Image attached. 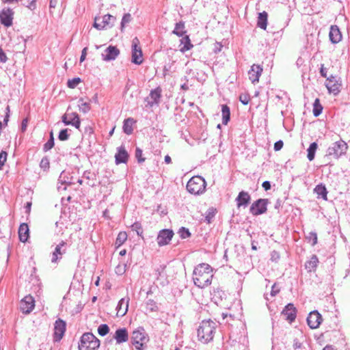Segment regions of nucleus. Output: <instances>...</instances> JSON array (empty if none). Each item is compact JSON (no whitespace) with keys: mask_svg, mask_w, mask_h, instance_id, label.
Listing matches in <instances>:
<instances>
[{"mask_svg":"<svg viewBox=\"0 0 350 350\" xmlns=\"http://www.w3.org/2000/svg\"><path fill=\"white\" fill-rule=\"evenodd\" d=\"M213 276V268L207 263L198 265L193 272L194 284L200 288L209 286Z\"/></svg>","mask_w":350,"mask_h":350,"instance_id":"1","label":"nucleus"},{"mask_svg":"<svg viewBox=\"0 0 350 350\" xmlns=\"http://www.w3.org/2000/svg\"><path fill=\"white\" fill-rule=\"evenodd\" d=\"M217 327V322L211 319L202 321L197 330L198 340L204 344L212 341Z\"/></svg>","mask_w":350,"mask_h":350,"instance_id":"2","label":"nucleus"},{"mask_svg":"<svg viewBox=\"0 0 350 350\" xmlns=\"http://www.w3.org/2000/svg\"><path fill=\"white\" fill-rule=\"evenodd\" d=\"M100 346V340L90 332L84 333L79 343V350H96Z\"/></svg>","mask_w":350,"mask_h":350,"instance_id":"3","label":"nucleus"},{"mask_svg":"<svg viewBox=\"0 0 350 350\" xmlns=\"http://www.w3.org/2000/svg\"><path fill=\"white\" fill-rule=\"evenodd\" d=\"M206 181L204 178L200 176H193L187 184V191L194 195H199L205 191Z\"/></svg>","mask_w":350,"mask_h":350,"instance_id":"4","label":"nucleus"},{"mask_svg":"<svg viewBox=\"0 0 350 350\" xmlns=\"http://www.w3.org/2000/svg\"><path fill=\"white\" fill-rule=\"evenodd\" d=\"M131 342L137 350H143L144 343L148 341V336L145 329L139 327L132 332Z\"/></svg>","mask_w":350,"mask_h":350,"instance_id":"5","label":"nucleus"},{"mask_svg":"<svg viewBox=\"0 0 350 350\" xmlns=\"http://www.w3.org/2000/svg\"><path fill=\"white\" fill-rule=\"evenodd\" d=\"M348 148L347 143L343 140H339L333 143L327 150V155L333 156L335 159H338L343 154H345Z\"/></svg>","mask_w":350,"mask_h":350,"instance_id":"6","label":"nucleus"},{"mask_svg":"<svg viewBox=\"0 0 350 350\" xmlns=\"http://www.w3.org/2000/svg\"><path fill=\"white\" fill-rule=\"evenodd\" d=\"M269 204V199L260 198L254 201L250 208V212L254 216L262 215L267 211V206Z\"/></svg>","mask_w":350,"mask_h":350,"instance_id":"7","label":"nucleus"},{"mask_svg":"<svg viewBox=\"0 0 350 350\" xmlns=\"http://www.w3.org/2000/svg\"><path fill=\"white\" fill-rule=\"evenodd\" d=\"M100 20V18L96 17L94 23V27L98 30L111 27L116 21V17L108 14L103 16L100 22H99Z\"/></svg>","mask_w":350,"mask_h":350,"instance_id":"8","label":"nucleus"},{"mask_svg":"<svg viewBox=\"0 0 350 350\" xmlns=\"http://www.w3.org/2000/svg\"><path fill=\"white\" fill-rule=\"evenodd\" d=\"M62 122L65 125H72L79 129L81 125V120L79 115L76 112H66L62 117Z\"/></svg>","mask_w":350,"mask_h":350,"instance_id":"9","label":"nucleus"},{"mask_svg":"<svg viewBox=\"0 0 350 350\" xmlns=\"http://www.w3.org/2000/svg\"><path fill=\"white\" fill-rule=\"evenodd\" d=\"M139 40L137 38L133 39L132 43V62L137 65H140L143 62L142 51L141 47L138 46Z\"/></svg>","mask_w":350,"mask_h":350,"instance_id":"10","label":"nucleus"},{"mask_svg":"<svg viewBox=\"0 0 350 350\" xmlns=\"http://www.w3.org/2000/svg\"><path fill=\"white\" fill-rule=\"evenodd\" d=\"M174 232L170 229H163L159 231L157 240L159 246L167 245L172 240Z\"/></svg>","mask_w":350,"mask_h":350,"instance_id":"11","label":"nucleus"},{"mask_svg":"<svg viewBox=\"0 0 350 350\" xmlns=\"http://www.w3.org/2000/svg\"><path fill=\"white\" fill-rule=\"evenodd\" d=\"M66 323L61 319L55 321L54 324V340H60L66 332Z\"/></svg>","mask_w":350,"mask_h":350,"instance_id":"12","label":"nucleus"},{"mask_svg":"<svg viewBox=\"0 0 350 350\" xmlns=\"http://www.w3.org/2000/svg\"><path fill=\"white\" fill-rule=\"evenodd\" d=\"M35 307V301L32 296L27 295L21 301L20 308L24 314H29Z\"/></svg>","mask_w":350,"mask_h":350,"instance_id":"13","label":"nucleus"},{"mask_svg":"<svg viewBox=\"0 0 350 350\" xmlns=\"http://www.w3.org/2000/svg\"><path fill=\"white\" fill-rule=\"evenodd\" d=\"M14 12L12 9L3 8L0 12V21L5 27H9L12 25Z\"/></svg>","mask_w":350,"mask_h":350,"instance_id":"14","label":"nucleus"},{"mask_svg":"<svg viewBox=\"0 0 350 350\" xmlns=\"http://www.w3.org/2000/svg\"><path fill=\"white\" fill-rule=\"evenodd\" d=\"M322 321V317L317 310L312 311L307 317V323L311 329L319 327Z\"/></svg>","mask_w":350,"mask_h":350,"instance_id":"15","label":"nucleus"},{"mask_svg":"<svg viewBox=\"0 0 350 350\" xmlns=\"http://www.w3.org/2000/svg\"><path fill=\"white\" fill-rule=\"evenodd\" d=\"M120 54V50L116 46H109L102 53L103 60L105 62H110L116 59Z\"/></svg>","mask_w":350,"mask_h":350,"instance_id":"16","label":"nucleus"},{"mask_svg":"<svg viewBox=\"0 0 350 350\" xmlns=\"http://www.w3.org/2000/svg\"><path fill=\"white\" fill-rule=\"evenodd\" d=\"M282 314L285 317L286 320L291 323L297 317V309L293 304L289 303L283 309Z\"/></svg>","mask_w":350,"mask_h":350,"instance_id":"17","label":"nucleus"},{"mask_svg":"<svg viewBox=\"0 0 350 350\" xmlns=\"http://www.w3.org/2000/svg\"><path fill=\"white\" fill-rule=\"evenodd\" d=\"M262 72V67L258 64H253L248 72L249 79L253 83L258 82L259 77Z\"/></svg>","mask_w":350,"mask_h":350,"instance_id":"18","label":"nucleus"},{"mask_svg":"<svg viewBox=\"0 0 350 350\" xmlns=\"http://www.w3.org/2000/svg\"><path fill=\"white\" fill-rule=\"evenodd\" d=\"M251 200L250 195L248 192L241 191L239 193L237 197L235 199L237 207H246L250 204Z\"/></svg>","mask_w":350,"mask_h":350,"instance_id":"19","label":"nucleus"},{"mask_svg":"<svg viewBox=\"0 0 350 350\" xmlns=\"http://www.w3.org/2000/svg\"><path fill=\"white\" fill-rule=\"evenodd\" d=\"M129 301L130 298L129 297H123L119 301L116 307L118 315L123 317L126 314L129 308Z\"/></svg>","mask_w":350,"mask_h":350,"instance_id":"20","label":"nucleus"},{"mask_svg":"<svg viewBox=\"0 0 350 350\" xmlns=\"http://www.w3.org/2000/svg\"><path fill=\"white\" fill-rule=\"evenodd\" d=\"M116 163H126L129 159V154L124 146L118 148L117 153L115 155Z\"/></svg>","mask_w":350,"mask_h":350,"instance_id":"21","label":"nucleus"},{"mask_svg":"<svg viewBox=\"0 0 350 350\" xmlns=\"http://www.w3.org/2000/svg\"><path fill=\"white\" fill-rule=\"evenodd\" d=\"M66 245V243L62 241L58 245H56L55 250L52 254V262H57L59 259L62 258V255L66 253V249L62 250V247Z\"/></svg>","mask_w":350,"mask_h":350,"instance_id":"22","label":"nucleus"},{"mask_svg":"<svg viewBox=\"0 0 350 350\" xmlns=\"http://www.w3.org/2000/svg\"><path fill=\"white\" fill-rule=\"evenodd\" d=\"M113 338L116 340L117 344H121L126 342L129 340V334L126 328L117 329Z\"/></svg>","mask_w":350,"mask_h":350,"instance_id":"23","label":"nucleus"},{"mask_svg":"<svg viewBox=\"0 0 350 350\" xmlns=\"http://www.w3.org/2000/svg\"><path fill=\"white\" fill-rule=\"evenodd\" d=\"M326 87L330 92L337 94L339 92L340 84L338 83L336 77L330 76L327 79Z\"/></svg>","mask_w":350,"mask_h":350,"instance_id":"24","label":"nucleus"},{"mask_svg":"<svg viewBox=\"0 0 350 350\" xmlns=\"http://www.w3.org/2000/svg\"><path fill=\"white\" fill-rule=\"evenodd\" d=\"M329 36L330 41L334 44H336L341 40L342 34L338 26H331Z\"/></svg>","mask_w":350,"mask_h":350,"instance_id":"25","label":"nucleus"},{"mask_svg":"<svg viewBox=\"0 0 350 350\" xmlns=\"http://www.w3.org/2000/svg\"><path fill=\"white\" fill-rule=\"evenodd\" d=\"M29 230L28 225L25 223L21 224L18 228L19 240L23 243H25L29 238Z\"/></svg>","mask_w":350,"mask_h":350,"instance_id":"26","label":"nucleus"},{"mask_svg":"<svg viewBox=\"0 0 350 350\" xmlns=\"http://www.w3.org/2000/svg\"><path fill=\"white\" fill-rule=\"evenodd\" d=\"M319 259L316 255H312L310 259L306 262L305 269L308 272L314 271L318 266Z\"/></svg>","mask_w":350,"mask_h":350,"instance_id":"27","label":"nucleus"},{"mask_svg":"<svg viewBox=\"0 0 350 350\" xmlns=\"http://www.w3.org/2000/svg\"><path fill=\"white\" fill-rule=\"evenodd\" d=\"M161 90L159 88H157L154 90L150 91V98L152 100L149 101L148 103L150 106H152L154 104H158L161 98Z\"/></svg>","mask_w":350,"mask_h":350,"instance_id":"28","label":"nucleus"},{"mask_svg":"<svg viewBox=\"0 0 350 350\" xmlns=\"http://www.w3.org/2000/svg\"><path fill=\"white\" fill-rule=\"evenodd\" d=\"M314 192L317 195L318 198H321L325 200H327V191L325 186L323 184L317 185L314 189Z\"/></svg>","mask_w":350,"mask_h":350,"instance_id":"29","label":"nucleus"},{"mask_svg":"<svg viewBox=\"0 0 350 350\" xmlns=\"http://www.w3.org/2000/svg\"><path fill=\"white\" fill-rule=\"evenodd\" d=\"M135 123L133 118H129L124 121L123 124V131L126 135H131L133 131V124Z\"/></svg>","mask_w":350,"mask_h":350,"instance_id":"30","label":"nucleus"},{"mask_svg":"<svg viewBox=\"0 0 350 350\" xmlns=\"http://www.w3.org/2000/svg\"><path fill=\"white\" fill-rule=\"evenodd\" d=\"M222 124H228L230 119V109L227 105H221Z\"/></svg>","mask_w":350,"mask_h":350,"instance_id":"31","label":"nucleus"},{"mask_svg":"<svg viewBox=\"0 0 350 350\" xmlns=\"http://www.w3.org/2000/svg\"><path fill=\"white\" fill-rule=\"evenodd\" d=\"M267 17L268 14L266 12H262L258 14L257 25L262 29H266L267 26Z\"/></svg>","mask_w":350,"mask_h":350,"instance_id":"32","label":"nucleus"},{"mask_svg":"<svg viewBox=\"0 0 350 350\" xmlns=\"http://www.w3.org/2000/svg\"><path fill=\"white\" fill-rule=\"evenodd\" d=\"M180 44H183V46H182L180 49V51L182 53H185L190 50L193 46V45L191 42L189 36H185L182 38V39L180 40Z\"/></svg>","mask_w":350,"mask_h":350,"instance_id":"33","label":"nucleus"},{"mask_svg":"<svg viewBox=\"0 0 350 350\" xmlns=\"http://www.w3.org/2000/svg\"><path fill=\"white\" fill-rule=\"evenodd\" d=\"M186 33L185 23L180 21L176 23L175 28L172 31V33L178 36V37L183 36Z\"/></svg>","mask_w":350,"mask_h":350,"instance_id":"34","label":"nucleus"},{"mask_svg":"<svg viewBox=\"0 0 350 350\" xmlns=\"http://www.w3.org/2000/svg\"><path fill=\"white\" fill-rule=\"evenodd\" d=\"M318 144L317 142H312L310 144V146L307 149V158L310 161L314 160L315 157V152L317 150Z\"/></svg>","mask_w":350,"mask_h":350,"instance_id":"35","label":"nucleus"},{"mask_svg":"<svg viewBox=\"0 0 350 350\" xmlns=\"http://www.w3.org/2000/svg\"><path fill=\"white\" fill-rule=\"evenodd\" d=\"M79 110L83 112V113H88L91 107H90V103L89 102H84L83 98H80L79 100Z\"/></svg>","mask_w":350,"mask_h":350,"instance_id":"36","label":"nucleus"},{"mask_svg":"<svg viewBox=\"0 0 350 350\" xmlns=\"http://www.w3.org/2000/svg\"><path fill=\"white\" fill-rule=\"evenodd\" d=\"M323 110V107L320 103V100L319 98H316L314 103H313V115L315 117L319 116Z\"/></svg>","mask_w":350,"mask_h":350,"instance_id":"37","label":"nucleus"},{"mask_svg":"<svg viewBox=\"0 0 350 350\" xmlns=\"http://www.w3.org/2000/svg\"><path fill=\"white\" fill-rule=\"evenodd\" d=\"M127 239V234L126 232H120L116 240V245L118 246L122 245Z\"/></svg>","mask_w":350,"mask_h":350,"instance_id":"38","label":"nucleus"},{"mask_svg":"<svg viewBox=\"0 0 350 350\" xmlns=\"http://www.w3.org/2000/svg\"><path fill=\"white\" fill-rule=\"evenodd\" d=\"M66 176H67V173L65 171H63L60 174V176L59 177V179H58L59 181L61 182L62 183H65V184H68V185L73 184L74 183L72 181V178H69Z\"/></svg>","mask_w":350,"mask_h":350,"instance_id":"39","label":"nucleus"},{"mask_svg":"<svg viewBox=\"0 0 350 350\" xmlns=\"http://www.w3.org/2000/svg\"><path fill=\"white\" fill-rule=\"evenodd\" d=\"M54 144H55V143H54V137L53 135V133H51L50 138L49 139L47 142L45 143L44 145V147H43L44 151L46 152V151L51 150L54 146Z\"/></svg>","mask_w":350,"mask_h":350,"instance_id":"40","label":"nucleus"},{"mask_svg":"<svg viewBox=\"0 0 350 350\" xmlns=\"http://www.w3.org/2000/svg\"><path fill=\"white\" fill-rule=\"evenodd\" d=\"M109 332V327L107 324H101L98 327V333L101 336H105Z\"/></svg>","mask_w":350,"mask_h":350,"instance_id":"41","label":"nucleus"},{"mask_svg":"<svg viewBox=\"0 0 350 350\" xmlns=\"http://www.w3.org/2000/svg\"><path fill=\"white\" fill-rule=\"evenodd\" d=\"M178 234L181 239H187L191 237V232H189V229L185 227H181L178 230Z\"/></svg>","mask_w":350,"mask_h":350,"instance_id":"42","label":"nucleus"},{"mask_svg":"<svg viewBox=\"0 0 350 350\" xmlns=\"http://www.w3.org/2000/svg\"><path fill=\"white\" fill-rule=\"evenodd\" d=\"M131 229L133 231H135L138 236L142 237L143 234V229L142 224L139 222H135L131 226Z\"/></svg>","mask_w":350,"mask_h":350,"instance_id":"43","label":"nucleus"},{"mask_svg":"<svg viewBox=\"0 0 350 350\" xmlns=\"http://www.w3.org/2000/svg\"><path fill=\"white\" fill-rule=\"evenodd\" d=\"M81 82V79L79 77H75L72 79H69L67 82V85L69 88L73 89L75 88Z\"/></svg>","mask_w":350,"mask_h":350,"instance_id":"44","label":"nucleus"},{"mask_svg":"<svg viewBox=\"0 0 350 350\" xmlns=\"http://www.w3.org/2000/svg\"><path fill=\"white\" fill-rule=\"evenodd\" d=\"M40 167L44 171L48 170L50 167L49 159L46 157H43L40 163Z\"/></svg>","mask_w":350,"mask_h":350,"instance_id":"45","label":"nucleus"},{"mask_svg":"<svg viewBox=\"0 0 350 350\" xmlns=\"http://www.w3.org/2000/svg\"><path fill=\"white\" fill-rule=\"evenodd\" d=\"M68 129H65L60 131L58 135V139L60 141H66L69 138Z\"/></svg>","mask_w":350,"mask_h":350,"instance_id":"46","label":"nucleus"},{"mask_svg":"<svg viewBox=\"0 0 350 350\" xmlns=\"http://www.w3.org/2000/svg\"><path fill=\"white\" fill-rule=\"evenodd\" d=\"M132 17L129 13L124 14L121 21V30L122 31L124 25L131 21Z\"/></svg>","mask_w":350,"mask_h":350,"instance_id":"47","label":"nucleus"},{"mask_svg":"<svg viewBox=\"0 0 350 350\" xmlns=\"http://www.w3.org/2000/svg\"><path fill=\"white\" fill-rule=\"evenodd\" d=\"M135 158L137 159L138 163H143L145 161L146 158L142 157V150L141 148L137 147L135 152Z\"/></svg>","mask_w":350,"mask_h":350,"instance_id":"48","label":"nucleus"},{"mask_svg":"<svg viewBox=\"0 0 350 350\" xmlns=\"http://www.w3.org/2000/svg\"><path fill=\"white\" fill-rule=\"evenodd\" d=\"M306 239L310 241H312V245H315L317 243V234L315 232H310L306 236Z\"/></svg>","mask_w":350,"mask_h":350,"instance_id":"49","label":"nucleus"},{"mask_svg":"<svg viewBox=\"0 0 350 350\" xmlns=\"http://www.w3.org/2000/svg\"><path fill=\"white\" fill-rule=\"evenodd\" d=\"M146 306L150 311H156L158 309L156 302L152 299H148L147 301Z\"/></svg>","mask_w":350,"mask_h":350,"instance_id":"50","label":"nucleus"},{"mask_svg":"<svg viewBox=\"0 0 350 350\" xmlns=\"http://www.w3.org/2000/svg\"><path fill=\"white\" fill-rule=\"evenodd\" d=\"M250 100V96L247 94H241L239 96L240 102L245 105L248 104Z\"/></svg>","mask_w":350,"mask_h":350,"instance_id":"51","label":"nucleus"},{"mask_svg":"<svg viewBox=\"0 0 350 350\" xmlns=\"http://www.w3.org/2000/svg\"><path fill=\"white\" fill-rule=\"evenodd\" d=\"M8 153L5 151L2 150L0 152V170L4 165L5 162L7 159Z\"/></svg>","mask_w":350,"mask_h":350,"instance_id":"52","label":"nucleus"},{"mask_svg":"<svg viewBox=\"0 0 350 350\" xmlns=\"http://www.w3.org/2000/svg\"><path fill=\"white\" fill-rule=\"evenodd\" d=\"M215 213L212 209H208L206 213L205 219L207 223H211V219L214 217Z\"/></svg>","mask_w":350,"mask_h":350,"instance_id":"53","label":"nucleus"},{"mask_svg":"<svg viewBox=\"0 0 350 350\" xmlns=\"http://www.w3.org/2000/svg\"><path fill=\"white\" fill-rule=\"evenodd\" d=\"M284 143L282 140L277 141L274 144L273 148L275 151L280 150L283 147Z\"/></svg>","mask_w":350,"mask_h":350,"instance_id":"54","label":"nucleus"},{"mask_svg":"<svg viewBox=\"0 0 350 350\" xmlns=\"http://www.w3.org/2000/svg\"><path fill=\"white\" fill-rule=\"evenodd\" d=\"M280 292V288L277 286V284L275 283L271 287V295L272 297L275 296Z\"/></svg>","mask_w":350,"mask_h":350,"instance_id":"55","label":"nucleus"},{"mask_svg":"<svg viewBox=\"0 0 350 350\" xmlns=\"http://www.w3.org/2000/svg\"><path fill=\"white\" fill-rule=\"evenodd\" d=\"M223 47V45L219 42H215L213 51L215 53H218L221 51V49Z\"/></svg>","mask_w":350,"mask_h":350,"instance_id":"56","label":"nucleus"},{"mask_svg":"<svg viewBox=\"0 0 350 350\" xmlns=\"http://www.w3.org/2000/svg\"><path fill=\"white\" fill-rule=\"evenodd\" d=\"M8 58L3 50L0 47V62L5 63Z\"/></svg>","mask_w":350,"mask_h":350,"instance_id":"57","label":"nucleus"},{"mask_svg":"<svg viewBox=\"0 0 350 350\" xmlns=\"http://www.w3.org/2000/svg\"><path fill=\"white\" fill-rule=\"evenodd\" d=\"M87 51H88V47H85L82 50L81 55L80 57V62H83L85 59L86 55H87Z\"/></svg>","mask_w":350,"mask_h":350,"instance_id":"58","label":"nucleus"},{"mask_svg":"<svg viewBox=\"0 0 350 350\" xmlns=\"http://www.w3.org/2000/svg\"><path fill=\"white\" fill-rule=\"evenodd\" d=\"M327 68L324 67V65H323V64H321V68H320V73H321V75L323 77H327Z\"/></svg>","mask_w":350,"mask_h":350,"instance_id":"59","label":"nucleus"},{"mask_svg":"<svg viewBox=\"0 0 350 350\" xmlns=\"http://www.w3.org/2000/svg\"><path fill=\"white\" fill-rule=\"evenodd\" d=\"M262 187L264 188L265 191H268L271 189V183L268 180H265L262 183Z\"/></svg>","mask_w":350,"mask_h":350,"instance_id":"60","label":"nucleus"},{"mask_svg":"<svg viewBox=\"0 0 350 350\" xmlns=\"http://www.w3.org/2000/svg\"><path fill=\"white\" fill-rule=\"evenodd\" d=\"M36 0H32L28 5H27L26 6L30 9L31 10H33L36 9Z\"/></svg>","mask_w":350,"mask_h":350,"instance_id":"61","label":"nucleus"},{"mask_svg":"<svg viewBox=\"0 0 350 350\" xmlns=\"http://www.w3.org/2000/svg\"><path fill=\"white\" fill-rule=\"evenodd\" d=\"M302 346V344L299 342V340L296 338L293 341V348L295 349H300Z\"/></svg>","mask_w":350,"mask_h":350,"instance_id":"62","label":"nucleus"},{"mask_svg":"<svg viewBox=\"0 0 350 350\" xmlns=\"http://www.w3.org/2000/svg\"><path fill=\"white\" fill-rule=\"evenodd\" d=\"M280 258L279 253L276 251H273L271 253V260H276Z\"/></svg>","mask_w":350,"mask_h":350,"instance_id":"63","label":"nucleus"},{"mask_svg":"<svg viewBox=\"0 0 350 350\" xmlns=\"http://www.w3.org/2000/svg\"><path fill=\"white\" fill-rule=\"evenodd\" d=\"M27 119H23L21 123V130L23 131H25L26 130L27 126Z\"/></svg>","mask_w":350,"mask_h":350,"instance_id":"64","label":"nucleus"}]
</instances>
